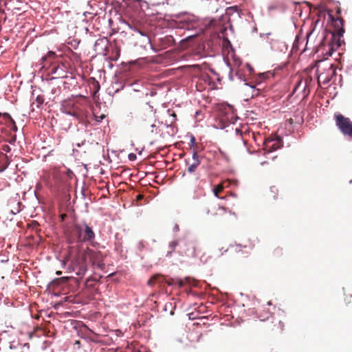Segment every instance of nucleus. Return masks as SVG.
<instances>
[{"label":"nucleus","instance_id":"nucleus-31","mask_svg":"<svg viewBox=\"0 0 352 352\" xmlns=\"http://www.w3.org/2000/svg\"><path fill=\"white\" fill-rule=\"evenodd\" d=\"M325 38H326V36H324V38H323V40L321 41L320 45H325V43H324V39H325Z\"/></svg>","mask_w":352,"mask_h":352},{"label":"nucleus","instance_id":"nucleus-21","mask_svg":"<svg viewBox=\"0 0 352 352\" xmlns=\"http://www.w3.org/2000/svg\"><path fill=\"white\" fill-rule=\"evenodd\" d=\"M187 243H188V245H182V249H184L186 250V254H188V252L190 250V247H191V243H189L188 241H186Z\"/></svg>","mask_w":352,"mask_h":352},{"label":"nucleus","instance_id":"nucleus-39","mask_svg":"<svg viewBox=\"0 0 352 352\" xmlns=\"http://www.w3.org/2000/svg\"><path fill=\"white\" fill-rule=\"evenodd\" d=\"M76 344H79V341H76Z\"/></svg>","mask_w":352,"mask_h":352},{"label":"nucleus","instance_id":"nucleus-17","mask_svg":"<svg viewBox=\"0 0 352 352\" xmlns=\"http://www.w3.org/2000/svg\"><path fill=\"white\" fill-rule=\"evenodd\" d=\"M179 279H174L173 278H166L165 277V280H162V283L165 282L168 285H175V284L178 285V282L177 281Z\"/></svg>","mask_w":352,"mask_h":352},{"label":"nucleus","instance_id":"nucleus-5","mask_svg":"<svg viewBox=\"0 0 352 352\" xmlns=\"http://www.w3.org/2000/svg\"><path fill=\"white\" fill-rule=\"evenodd\" d=\"M85 251L87 258L92 265H96L98 267L102 268L104 265L103 263L104 254L100 251H96L89 248Z\"/></svg>","mask_w":352,"mask_h":352},{"label":"nucleus","instance_id":"nucleus-42","mask_svg":"<svg viewBox=\"0 0 352 352\" xmlns=\"http://www.w3.org/2000/svg\"><path fill=\"white\" fill-rule=\"evenodd\" d=\"M351 183H352V181L351 182Z\"/></svg>","mask_w":352,"mask_h":352},{"label":"nucleus","instance_id":"nucleus-19","mask_svg":"<svg viewBox=\"0 0 352 352\" xmlns=\"http://www.w3.org/2000/svg\"><path fill=\"white\" fill-rule=\"evenodd\" d=\"M55 57V53L54 52H49L46 56H44L43 58H42V60L43 61H45L47 60V59L48 58H54Z\"/></svg>","mask_w":352,"mask_h":352},{"label":"nucleus","instance_id":"nucleus-38","mask_svg":"<svg viewBox=\"0 0 352 352\" xmlns=\"http://www.w3.org/2000/svg\"><path fill=\"white\" fill-rule=\"evenodd\" d=\"M172 116H173L174 118H175V117H176V115H175L174 113L172 114Z\"/></svg>","mask_w":352,"mask_h":352},{"label":"nucleus","instance_id":"nucleus-16","mask_svg":"<svg viewBox=\"0 0 352 352\" xmlns=\"http://www.w3.org/2000/svg\"><path fill=\"white\" fill-rule=\"evenodd\" d=\"M272 254H273V256H274V257H276V258H279V257H280V256L283 255V249H282L281 248H280V247H277V248H276L274 250V251H273Z\"/></svg>","mask_w":352,"mask_h":352},{"label":"nucleus","instance_id":"nucleus-8","mask_svg":"<svg viewBox=\"0 0 352 352\" xmlns=\"http://www.w3.org/2000/svg\"><path fill=\"white\" fill-rule=\"evenodd\" d=\"M188 245V243L185 240H176L171 241L169 245L168 248L170 249V251H168L166 256H170L172 254V252L175 251L176 247L179 248L178 252L181 255H186V250L184 249H182V245Z\"/></svg>","mask_w":352,"mask_h":352},{"label":"nucleus","instance_id":"nucleus-26","mask_svg":"<svg viewBox=\"0 0 352 352\" xmlns=\"http://www.w3.org/2000/svg\"><path fill=\"white\" fill-rule=\"evenodd\" d=\"M143 198H144V195H141V194H139V195H137V197H136V200H137L138 201H140V200L143 199Z\"/></svg>","mask_w":352,"mask_h":352},{"label":"nucleus","instance_id":"nucleus-18","mask_svg":"<svg viewBox=\"0 0 352 352\" xmlns=\"http://www.w3.org/2000/svg\"><path fill=\"white\" fill-rule=\"evenodd\" d=\"M178 282V285L179 287H183L187 284L190 283V278H185L184 279H179L177 280Z\"/></svg>","mask_w":352,"mask_h":352},{"label":"nucleus","instance_id":"nucleus-23","mask_svg":"<svg viewBox=\"0 0 352 352\" xmlns=\"http://www.w3.org/2000/svg\"><path fill=\"white\" fill-rule=\"evenodd\" d=\"M195 144H196L195 138V137L192 136L190 138V148L195 146Z\"/></svg>","mask_w":352,"mask_h":352},{"label":"nucleus","instance_id":"nucleus-7","mask_svg":"<svg viewBox=\"0 0 352 352\" xmlns=\"http://www.w3.org/2000/svg\"><path fill=\"white\" fill-rule=\"evenodd\" d=\"M207 214H210L212 217H213L214 219L217 220H226V216L228 214H234V213H232L230 210H229L228 208H226L224 207L217 206H214L212 210H208Z\"/></svg>","mask_w":352,"mask_h":352},{"label":"nucleus","instance_id":"nucleus-25","mask_svg":"<svg viewBox=\"0 0 352 352\" xmlns=\"http://www.w3.org/2000/svg\"><path fill=\"white\" fill-rule=\"evenodd\" d=\"M2 149L6 152H9L10 151V148L8 145H4Z\"/></svg>","mask_w":352,"mask_h":352},{"label":"nucleus","instance_id":"nucleus-20","mask_svg":"<svg viewBox=\"0 0 352 352\" xmlns=\"http://www.w3.org/2000/svg\"><path fill=\"white\" fill-rule=\"evenodd\" d=\"M200 80H202L205 82H207L208 84H210V81H211V79H210V76L208 74H201Z\"/></svg>","mask_w":352,"mask_h":352},{"label":"nucleus","instance_id":"nucleus-29","mask_svg":"<svg viewBox=\"0 0 352 352\" xmlns=\"http://www.w3.org/2000/svg\"><path fill=\"white\" fill-rule=\"evenodd\" d=\"M144 247V243L142 241H140L139 243H138V248L140 250H142L143 248Z\"/></svg>","mask_w":352,"mask_h":352},{"label":"nucleus","instance_id":"nucleus-3","mask_svg":"<svg viewBox=\"0 0 352 352\" xmlns=\"http://www.w3.org/2000/svg\"><path fill=\"white\" fill-rule=\"evenodd\" d=\"M317 72L318 73V82L319 85L322 83L323 85H327L331 80V78L336 75V68L333 64L327 65L324 68H318Z\"/></svg>","mask_w":352,"mask_h":352},{"label":"nucleus","instance_id":"nucleus-27","mask_svg":"<svg viewBox=\"0 0 352 352\" xmlns=\"http://www.w3.org/2000/svg\"><path fill=\"white\" fill-rule=\"evenodd\" d=\"M67 215L66 214H61L60 215V220L61 221H64L65 219L67 218Z\"/></svg>","mask_w":352,"mask_h":352},{"label":"nucleus","instance_id":"nucleus-11","mask_svg":"<svg viewBox=\"0 0 352 352\" xmlns=\"http://www.w3.org/2000/svg\"><path fill=\"white\" fill-rule=\"evenodd\" d=\"M266 329L268 331H274L277 329L280 328V330H283V327H280V321H278L276 320H274L273 318H267V323H266Z\"/></svg>","mask_w":352,"mask_h":352},{"label":"nucleus","instance_id":"nucleus-12","mask_svg":"<svg viewBox=\"0 0 352 352\" xmlns=\"http://www.w3.org/2000/svg\"><path fill=\"white\" fill-rule=\"evenodd\" d=\"M192 163L189 165V166L187 168V172L188 173H194L198 166L200 164V160H199V156L197 154V152L194 150L192 152Z\"/></svg>","mask_w":352,"mask_h":352},{"label":"nucleus","instance_id":"nucleus-4","mask_svg":"<svg viewBox=\"0 0 352 352\" xmlns=\"http://www.w3.org/2000/svg\"><path fill=\"white\" fill-rule=\"evenodd\" d=\"M336 125L340 131L352 139V122L342 114L335 116Z\"/></svg>","mask_w":352,"mask_h":352},{"label":"nucleus","instance_id":"nucleus-14","mask_svg":"<svg viewBox=\"0 0 352 352\" xmlns=\"http://www.w3.org/2000/svg\"><path fill=\"white\" fill-rule=\"evenodd\" d=\"M225 182H223L221 184H218L214 189H213V193L215 197H219V194L224 189V184Z\"/></svg>","mask_w":352,"mask_h":352},{"label":"nucleus","instance_id":"nucleus-28","mask_svg":"<svg viewBox=\"0 0 352 352\" xmlns=\"http://www.w3.org/2000/svg\"><path fill=\"white\" fill-rule=\"evenodd\" d=\"M129 157L131 160H133L134 159H135L136 156L135 154H133V153H131L129 155Z\"/></svg>","mask_w":352,"mask_h":352},{"label":"nucleus","instance_id":"nucleus-36","mask_svg":"<svg viewBox=\"0 0 352 352\" xmlns=\"http://www.w3.org/2000/svg\"><path fill=\"white\" fill-rule=\"evenodd\" d=\"M96 85H97L98 89L100 88V85H99V83L98 82H96Z\"/></svg>","mask_w":352,"mask_h":352},{"label":"nucleus","instance_id":"nucleus-30","mask_svg":"<svg viewBox=\"0 0 352 352\" xmlns=\"http://www.w3.org/2000/svg\"><path fill=\"white\" fill-rule=\"evenodd\" d=\"M120 49H119L118 47H116V57L120 56Z\"/></svg>","mask_w":352,"mask_h":352},{"label":"nucleus","instance_id":"nucleus-37","mask_svg":"<svg viewBox=\"0 0 352 352\" xmlns=\"http://www.w3.org/2000/svg\"><path fill=\"white\" fill-rule=\"evenodd\" d=\"M69 113V114H72V115H73V116H76V113H75V112H74V113Z\"/></svg>","mask_w":352,"mask_h":352},{"label":"nucleus","instance_id":"nucleus-10","mask_svg":"<svg viewBox=\"0 0 352 352\" xmlns=\"http://www.w3.org/2000/svg\"><path fill=\"white\" fill-rule=\"evenodd\" d=\"M282 146V141L280 138L276 140H268L265 142V148L268 152H272L280 148Z\"/></svg>","mask_w":352,"mask_h":352},{"label":"nucleus","instance_id":"nucleus-6","mask_svg":"<svg viewBox=\"0 0 352 352\" xmlns=\"http://www.w3.org/2000/svg\"><path fill=\"white\" fill-rule=\"evenodd\" d=\"M75 230L78 234V240L80 241H91L95 237L92 228L87 224L85 225L84 230L80 226H76Z\"/></svg>","mask_w":352,"mask_h":352},{"label":"nucleus","instance_id":"nucleus-9","mask_svg":"<svg viewBox=\"0 0 352 352\" xmlns=\"http://www.w3.org/2000/svg\"><path fill=\"white\" fill-rule=\"evenodd\" d=\"M311 82V77H307L305 79H300L295 85L293 93L298 91V90L302 91L305 96H307L309 93V89L308 88L309 84Z\"/></svg>","mask_w":352,"mask_h":352},{"label":"nucleus","instance_id":"nucleus-32","mask_svg":"<svg viewBox=\"0 0 352 352\" xmlns=\"http://www.w3.org/2000/svg\"><path fill=\"white\" fill-rule=\"evenodd\" d=\"M104 118V115H102V116L100 117V120H98V121H101Z\"/></svg>","mask_w":352,"mask_h":352},{"label":"nucleus","instance_id":"nucleus-35","mask_svg":"<svg viewBox=\"0 0 352 352\" xmlns=\"http://www.w3.org/2000/svg\"><path fill=\"white\" fill-rule=\"evenodd\" d=\"M179 230L178 226L176 225L175 226V230Z\"/></svg>","mask_w":352,"mask_h":352},{"label":"nucleus","instance_id":"nucleus-34","mask_svg":"<svg viewBox=\"0 0 352 352\" xmlns=\"http://www.w3.org/2000/svg\"><path fill=\"white\" fill-rule=\"evenodd\" d=\"M61 273H62V272H61L60 271H57V272H56V274H57V275H60V274H61Z\"/></svg>","mask_w":352,"mask_h":352},{"label":"nucleus","instance_id":"nucleus-40","mask_svg":"<svg viewBox=\"0 0 352 352\" xmlns=\"http://www.w3.org/2000/svg\"><path fill=\"white\" fill-rule=\"evenodd\" d=\"M338 12V14H340V10H338V12Z\"/></svg>","mask_w":352,"mask_h":352},{"label":"nucleus","instance_id":"nucleus-22","mask_svg":"<svg viewBox=\"0 0 352 352\" xmlns=\"http://www.w3.org/2000/svg\"><path fill=\"white\" fill-rule=\"evenodd\" d=\"M3 118H4V119L8 120L10 122H12V120H13L12 118L10 116V115L8 113H3Z\"/></svg>","mask_w":352,"mask_h":352},{"label":"nucleus","instance_id":"nucleus-2","mask_svg":"<svg viewBox=\"0 0 352 352\" xmlns=\"http://www.w3.org/2000/svg\"><path fill=\"white\" fill-rule=\"evenodd\" d=\"M86 251L77 250L75 256L72 258L71 267L78 276H83L87 270Z\"/></svg>","mask_w":352,"mask_h":352},{"label":"nucleus","instance_id":"nucleus-24","mask_svg":"<svg viewBox=\"0 0 352 352\" xmlns=\"http://www.w3.org/2000/svg\"><path fill=\"white\" fill-rule=\"evenodd\" d=\"M12 123V130L14 131H17V126L16 125V123L14 122V120H12V122H10Z\"/></svg>","mask_w":352,"mask_h":352},{"label":"nucleus","instance_id":"nucleus-13","mask_svg":"<svg viewBox=\"0 0 352 352\" xmlns=\"http://www.w3.org/2000/svg\"><path fill=\"white\" fill-rule=\"evenodd\" d=\"M162 280H165V276L160 274H157L151 277L147 282V285L150 287H153L156 283H162Z\"/></svg>","mask_w":352,"mask_h":352},{"label":"nucleus","instance_id":"nucleus-33","mask_svg":"<svg viewBox=\"0 0 352 352\" xmlns=\"http://www.w3.org/2000/svg\"><path fill=\"white\" fill-rule=\"evenodd\" d=\"M37 100L39 101V103H43V100H41L38 97L37 98Z\"/></svg>","mask_w":352,"mask_h":352},{"label":"nucleus","instance_id":"nucleus-41","mask_svg":"<svg viewBox=\"0 0 352 352\" xmlns=\"http://www.w3.org/2000/svg\"><path fill=\"white\" fill-rule=\"evenodd\" d=\"M70 256H72V251L70 252Z\"/></svg>","mask_w":352,"mask_h":352},{"label":"nucleus","instance_id":"nucleus-1","mask_svg":"<svg viewBox=\"0 0 352 352\" xmlns=\"http://www.w3.org/2000/svg\"><path fill=\"white\" fill-rule=\"evenodd\" d=\"M329 18L331 21L332 25L334 28L333 31H329V34H331V41L329 43V45L331 46V48L336 47L338 48L341 46V41L340 37L343 36L344 33V20L342 18L338 16L335 18L333 15L329 14Z\"/></svg>","mask_w":352,"mask_h":352},{"label":"nucleus","instance_id":"nucleus-15","mask_svg":"<svg viewBox=\"0 0 352 352\" xmlns=\"http://www.w3.org/2000/svg\"><path fill=\"white\" fill-rule=\"evenodd\" d=\"M278 190L276 186H272L270 188V196L274 199H276L278 197Z\"/></svg>","mask_w":352,"mask_h":352}]
</instances>
